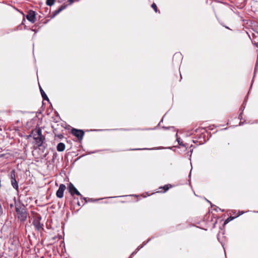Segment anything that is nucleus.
Returning a JSON list of instances; mask_svg holds the SVG:
<instances>
[{"label":"nucleus","mask_w":258,"mask_h":258,"mask_svg":"<svg viewBox=\"0 0 258 258\" xmlns=\"http://www.w3.org/2000/svg\"><path fill=\"white\" fill-rule=\"evenodd\" d=\"M69 191L70 194H80L78 190L75 188L74 185L70 183L68 186Z\"/></svg>","instance_id":"6e6552de"},{"label":"nucleus","mask_w":258,"mask_h":258,"mask_svg":"<svg viewBox=\"0 0 258 258\" xmlns=\"http://www.w3.org/2000/svg\"><path fill=\"white\" fill-rule=\"evenodd\" d=\"M15 210L18 219L21 222H24L27 220L28 215L27 210L23 204H18L16 202V198H14Z\"/></svg>","instance_id":"f03ea898"},{"label":"nucleus","mask_w":258,"mask_h":258,"mask_svg":"<svg viewBox=\"0 0 258 258\" xmlns=\"http://www.w3.org/2000/svg\"><path fill=\"white\" fill-rule=\"evenodd\" d=\"M27 19L32 23L36 21L35 13L33 11H30L26 16Z\"/></svg>","instance_id":"423d86ee"},{"label":"nucleus","mask_w":258,"mask_h":258,"mask_svg":"<svg viewBox=\"0 0 258 258\" xmlns=\"http://www.w3.org/2000/svg\"><path fill=\"white\" fill-rule=\"evenodd\" d=\"M177 141H178V142L179 143V141L178 139H177ZM179 144L180 145V143H179Z\"/></svg>","instance_id":"bb28decb"},{"label":"nucleus","mask_w":258,"mask_h":258,"mask_svg":"<svg viewBox=\"0 0 258 258\" xmlns=\"http://www.w3.org/2000/svg\"><path fill=\"white\" fill-rule=\"evenodd\" d=\"M78 205L81 206V202H80L78 201Z\"/></svg>","instance_id":"b1692460"},{"label":"nucleus","mask_w":258,"mask_h":258,"mask_svg":"<svg viewBox=\"0 0 258 258\" xmlns=\"http://www.w3.org/2000/svg\"><path fill=\"white\" fill-rule=\"evenodd\" d=\"M41 219V217L40 216H38L35 217L34 219L33 224L35 227V228L38 230L40 231L41 229H43V224L40 223V220Z\"/></svg>","instance_id":"20e7f679"},{"label":"nucleus","mask_w":258,"mask_h":258,"mask_svg":"<svg viewBox=\"0 0 258 258\" xmlns=\"http://www.w3.org/2000/svg\"><path fill=\"white\" fill-rule=\"evenodd\" d=\"M150 240V239H149L147 242H143V244L142 245H139V246L136 248V249L134 252H133L132 253V255H135V254H136L138 252V251L140 249H141L142 247H143V246H144V245H146V244H147V243H148Z\"/></svg>","instance_id":"1a4fd4ad"},{"label":"nucleus","mask_w":258,"mask_h":258,"mask_svg":"<svg viewBox=\"0 0 258 258\" xmlns=\"http://www.w3.org/2000/svg\"><path fill=\"white\" fill-rule=\"evenodd\" d=\"M11 184H12V186H13V187L15 189H17L18 187V185L16 180L14 170H13L11 172Z\"/></svg>","instance_id":"0eeeda50"},{"label":"nucleus","mask_w":258,"mask_h":258,"mask_svg":"<svg viewBox=\"0 0 258 258\" xmlns=\"http://www.w3.org/2000/svg\"><path fill=\"white\" fill-rule=\"evenodd\" d=\"M25 196V195L22 194L20 195V197H19V201H22L23 199V197Z\"/></svg>","instance_id":"a211bd4d"},{"label":"nucleus","mask_w":258,"mask_h":258,"mask_svg":"<svg viewBox=\"0 0 258 258\" xmlns=\"http://www.w3.org/2000/svg\"><path fill=\"white\" fill-rule=\"evenodd\" d=\"M11 207H13V205L12 204H11Z\"/></svg>","instance_id":"cd10ccee"},{"label":"nucleus","mask_w":258,"mask_h":258,"mask_svg":"<svg viewBox=\"0 0 258 258\" xmlns=\"http://www.w3.org/2000/svg\"><path fill=\"white\" fill-rule=\"evenodd\" d=\"M57 197L58 198H62L63 196V195H56Z\"/></svg>","instance_id":"aec40b11"},{"label":"nucleus","mask_w":258,"mask_h":258,"mask_svg":"<svg viewBox=\"0 0 258 258\" xmlns=\"http://www.w3.org/2000/svg\"><path fill=\"white\" fill-rule=\"evenodd\" d=\"M72 133L73 135L77 137L78 139L81 140L84 136V133L82 130H79L77 129H73Z\"/></svg>","instance_id":"39448f33"},{"label":"nucleus","mask_w":258,"mask_h":258,"mask_svg":"<svg viewBox=\"0 0 258 258\" xmlns=\"http://www.w3.org/2000/svg\"><path fill=\"white\" fill-rule=\"evenodd\" d=\"M78 196H80L81 197V198H82V195L81 194H80V195H77Z\"/></svg>","instance_id":"a878e982"},{"label":"nucleus","mask_w":258,"mask_h":258,"mask_svg":"<svg viewBox=\"0 0 258 258\" xmlns=\"http://www.w3.org/2000/svg\"><path fill=\"white\" fill-rule=\"evenodd\" d=\"M58 138L61 139L63 137V136L62 135H59L57 136Z\"/></svg>","instance_id":"412c9836"},{"label":"nucleus","mask_w":258,"mask_h":258,"mask_svg":"<svg viewBox=\"0 0 258 258\" xmlns=\"http://www.w3.org/2000/svg\"><path fill=\"white\" fill-rule=\"evenodd\" d=\"M215 210H216L217 212H218V210L221 211H222V212H223V211H224V210H221L220 208H219V207H216Z\"/></svg>","instance_id":"6ab92c4d"},{"label":"nucleus","mask_w":258,"mask_h":258,"mask_svg":"<svg viewBox=\"0 0 258 258\" xmlns=\"http://www.w3.org/2000/svg\"><path fill=\"white\" fill-rule=\"evenodd\" d=\"M65 145L62 143H59L57 146V150L58 152L63 151L65 149Z\"/></svg>","instance_id":"9d476101"},{"label":"nucleus","mask_w":258,"mask_h":258,"mask_svg":"<svg viewBox=\"0 0 258 258\" xmlns=\"http://www.w3.org/2000/svg\"><path fill=\"white\" fill-rule=\"evenodd\" d=\"M139 197V195H128L125 196H118V197H108V198H99V199H87V198H84V200H85V202L82 204L83 205L85 204V203L87 202H97L100 200L103 201V203H107L110 202V200L112 198H116L117 199V202H123V201L121 200L120 199L121 198H125L126 199V200L127 201H131L130 198H134L135 199H138V197Z\"/></svg>","instance_id":"f257e3e1"},{"label":"nucleus","mask_w":258,"mask_h":258,"mask_svg":"<svg viewBox=\"0 0 258 258\" xmlns=\"http://www.w3.org/2000/svg\"><path fill=\"white\" fill-rule=\"evenodd\" d=\"M245 213V212H243V211H239V213H238V215L237 216H236L235 217H238L239 216L244 214ZM235 218V217H230L229 218H228L225 221L224 223L225 224H226L227 223H228L229 222H230L231 220H232L233 219H234Z\"/></svg>","instance_id":"9b49d317"},{"label":"nucleus","mask_w":258,"mask_h":258,"mask_svg":"<svg viewBox=\"0 0 258 258\" xmlns=\"http://www.w3.org/2000/svg\"><path fill=\"white\" fill-rule=\"evenodd\" d=\"M32 134L37 146L38 147L41 146L44 140V138L42 135L41 130L40 128L36 129L32 132Z\"/></svg>","instance_id":"7ed1b4c3"},{"label":"nucleus","mask_w":258,"mask_h":258,"mask_svg":"<svg viewBox=\"0 0 258 258\" xmlns=\"http://www.w3.org/2000/svg\"><path fill=\"white\" fill-rule=\"evenodd\" d=\"M55 2V0H47L46 1V5L49 6H52Z\"/></svg>","instance_id":"dca6fc26"},{"label":"nucleus","mask_w":258,"mask_h":258,"mask_svg":"<svg viewBox=\"0 0 258 258\" xmlns=\"http://www.w3.org/2000/svg\"><path fill=\"white\" fill-rule=\"evenodd\" d=\"M70 4H72L74 2V0H69Z\"/></svg>","instance_id":"4be33fe9"},{"label":"nucleus","mask_w":258,"mask_h":258,"mask_svg":"<svg viewBox=\"0 0 258 258\" xmlns=\"http://www.w3.org/2000/svg\"><path fill=\"white\" fill-rule=\"evenodd\" d=\"M133 255H132V254H131L128 258H132Z\"/></svg>","instance_id":"393cba45"},{"label":"nucleus","mask_w":258,"mask_h":258,"mask_svg":"<svg viewBox=\"0 0 258 258\" xmlns=\"http://www.w3.org/2000/svg\"><path fill=\"white\" fill-rule=\"evenodd\" d=\"M169 187L168 185H166L164 186L163 187H161L159 188V189H162V190L158 191L155 192L154 194L159 193V192H165L169 189Z\"/></svg>","instance_id":"4468645a"},{"label":"nucleus","mask_w":258,"mask_h":258,"mask_svg":"<svg viewBox=\"0 0 258 258\" xmlns=\"http://www.w3.org/2000/svg\"><path fill=\"white\" fill-rule=\"evenodd\" d=\"M40 90L43 99L44 100H48L47 95H46L44 91L41 88H40Z\"/></svg>","instance_id":"2eb2a0df"},{"label":"nucleus","mask_w":258,"mask_h":258,"mask_svg":"<svg viewBox=\"0 0 258 258\" xmlns=\"http://www.w3.org/2000/svg\"><path fill=\"white\" fill-rule=\"evenodd\" d=\"M42 196H43V197H46V198L47 199V200H48V197L47 196V195L44 194V195H43Z\"/></svg>","instance_id":"5701e85b"},{"label":"nucleus","mask_w":258,"mask_h":258,"mask_svg":"<svg viewBox=\"0 0 258 258\" xmlns=\"http://www.w3.org/2000/svg\"><path fill=\"white\" fill-rule=\"evenodd\" d=\"M66 8V5L61 6L57 10L55 11L53 13L54 16H55L59 14L61 11L64 10Z\"/></svg>","instance_id":"f8f14e48"},{"label":"nucleus","mask_w":258,"mask_h":258,"mask_svg":"<svg viewBox=\"0 0 258 258\" xmlns=\"http://www.w3.org/2000/svg\"><path fill=\"white\" fill-rule=\"evenodd\" d=\"M152 8L154 10L155 12H157V7L155 4L153 3L152 5Z\"/></svg>","instance_id":"f3484780"},{"label":"nucleus","mask_w":258,"mask_h":258,"mask_svg":"<svg viewBox=\"0 0 258 258\" xmlns=\"http://www.w3.org/2000/svg\"><path fill=\"white\" fill-rule=\"evenodd\" d=\"M66 189V186L64 184H61L56 194H63Z\"/></svg>","instance_id":"ddd939ff"}]
</instances>
